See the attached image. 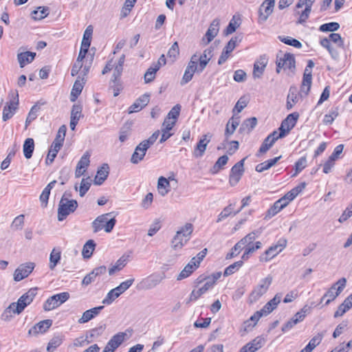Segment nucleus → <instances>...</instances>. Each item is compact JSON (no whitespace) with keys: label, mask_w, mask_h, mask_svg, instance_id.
<instances>
[{"label":"nucleus","mask_w":352,"mask_h":352,"mask_svg":"<svg viewBox=\"0 0 352 352\" xmlns=\"http://www.w3.org/2000/svg\"><path fill=\"white\" fill-rule=\"evenodd\" d=\"M282 295L281 294H276L274 297L267 302L263 307L261 309V311L264 316H267L272 313L278 306L281 301Z\"/></svg>","instance_id":"nucleus-25"},{"label":"nucleus","mask_w":352,"mask_h":352,"mask_svg":"<svg viewBox=\"0 0 352 352\" xmlns=\"http://www.w3.org/2000/svg\"><path fill=\"white\" fill-rule=\"evenodd\" d=\"M103 309L104 306H98L85 311L78 319V323L83 324L89 322L96 317Z\"/></svg>","instance_id":"nucleus-27"},{"label":"nucleus","mask_w":352,"mask_h":352,"mask_svg":"<svg viewBox=\"0 0 352 352\" xmlns=\"http://www.w3.org/2000/svg\"><path fill=\"white\" fill-rule=\"evenodd\" d=\"M228 161V157L226 155L221 156L219 157L214 165L212 168V173H217L219 170L225 166Z\"/></svg>","instance_id":"nucleus-53"},{"label":"nucleus","mask_w":352,"mask_h":352,"mask_svg":"<svg viewBox=\"0 0 352 352\" xmlns=\"http://www.w3.org/2000/svg\"><path fill=\"white\" fill-rule=\"evenodd\" d=\"M164 278V273L153 274L143 279L141 285L144 289H151L158 285Z\"/></svg>","instance_id":"nucleus-13"},{"label":"nucleus","mask_w":352,"mask_h":352,"mask_svg":"<svg viewBox=\"0 0 352 352\" xmlns=\"http://www.w3.org/2000/svg\"><path fill=\"white\" fill-rule=\"evenodd\" d=\"M143 143L141 142L135 148L133 153L131 157V162L134 164H138L141 162L148 149L146 146H142Z\"/></svg>","instance_id":"nucleus-26"},{"label":"nucleus","mask_w":352,"mask_h":352,"mask_svg":"<svg viewBox=\"0 0 352 352\" xmlns=\"http://www.w3.org/2000/svg\"><path fill=\"white\" fill-rule=\"evenodd\" d=\"M272 277L268 275L265 278L260 280L258 285L254 289L251 293V298L254 300H257L264 294H265L272 284Z\"/></svg>","instance_id":"nucleus-10"},{"label":"nucleus","mask_w":352,"mask_h":352,"mask_svg":"<svg viewBox=\"0 0 352 352\" xmlns=\"http://www.w3.org/2000/svg\"><path fill=\"white\" fill-rule=\"evenodd\" d=\"M109 168L108 164H104L98 170L94 181L96 185H101L105 181L109 175Z\"/></svg>","instance_id":"nucleus-31"},{"label":"nucleus","mask_w":352,"mask_h":352,"mask_svg":"<svg viewBox=\"0 0 352 352\" xmlns=\"http://www.w3.org/2000/svg\"><path fill=\"white\" fill-rule=\"evenodd\" d=\"M107 272V267L102 265L94 268L90 273L87 274L82 280V285L87 286L94 282L98 276L104 274Z\"/></svg>","instance_id":"nucleus-18"},{"label":"nucleus","mask_w":352,"mask_h":352,"mask_svg":"<svg viewBox=\"0 0 352 352\" xmlns=\"http://www.w3.org/2000/svg\"><path fill=\"white\" fill-rule=\"evenodd\" d=\"M36 265L33 262L21 264L14 271V280L19 282L28 277L34 270Z\"/></svg>","instance_id":"nucleus-11"},{"label":"nucleus","mask_w":352,"mask_h":352,"mask_svg":"<svg viewBox=\"0 0 352 352\" xmlns=\"http://www.w3.org/2000/svg\"><path fill=\"white\" fill-rule=\"evenodd\" d=\"M82 116V107L80 104H74L71 111V119L79 121Z\"/></svg>","instance_id":"nucleus-64"},{"label":"nucleus","mask_w":352,"mask_h":352,"mask_svg":"<svg viewBox=\"0 0 352 352\" xmlns=\"http://www.w3.org/2000/svg\"><path fill=\"white\" fill-rule=\"evenodd\" d=\"M205 283L202 287L198 289H193L190 295V300L195 301L203 294L206 293L210 289L212 288L211 283H209L207 280H204Z\"/></svg>","instance_id":"nucleus-32"},{"label":"nucleus","mask_w":352,"mask_h":352,"mask_svg":"<svg viewBox=\"0 0 352 352\" xmlns=\"http://www.w3.org/2000/svg\"><path fill=\"white\" fill-rule=\"evenodd\" d=\"M276 72L278 74L280 72L281 69L285 70L289 69L292 72H294L296 69L295 57L290 53L278 54L276 56Z\"/></svg>","instance_id":"nucleus-4"},{"label":"nucleus","mask_w":352,"mask_h":352,"mask_svg":"<svg viewBox=\"0 0 352 352\" xmlns=\"http://www.w3.org/2000/svg\"><path fill=\"white\" fill-rule=\"evenodd\" d=\"M85 82V78L81 77V76H78L77 77V79L74 82L70 94V100L72 102H75L78 98V96L81 94Z\"/></svg>","instance_id":"nucleus-22"},{"label":"nucleus","mask_w":352,"mask_h":352,"mask_svg":"<svg viewBox=\"0 0 352 352\" xmlns=\"http://www.w3.org/2000/svg\"><path fill=\"white\" fill-rule=\"evenodd\" d=\"M281 42L286 45L293 46L296 48L300 49L302 47V43L297 39L290 36H279Z\"/></svg>","instance_id":"nucleus-51"},{"label":"nucleus","mask_w":352,"mask_h":352,"mask_svg":"<svg viewBox=\"0 0 352 352\" xmlns=\"http://www.w3.org/2000/svg\"><path fill=\"white\" fill-rule=\"evenodd\" d=\"M18 150H19V146L16 144H14L12 148H9V151H8V154L7 157L1 162V170H5L7 168H8L12 159L14 157V155H16V153Z\"/></svg>","instance_id":"nucleus-40"},{"label":"nucleus","mask_w":352,"mask_h":352,"mask_svg":"<svg viewBox=\"0 0 352 352\" xmlns=\"http://www.w3.org/2000/svg\"><path fill=\"white\" fill-rule=\"evenodd\" d=\"M169 188H170V182H169L168 179L161 176L158 179V182H157V189H158L159 193L163 197L166 195L168 193V192L170 191Z\"/></svg>","instance_id":"nucleus-38"},{"label":"nucleus","mask_w":352,"mask_h":352,"mask_svg":"<svg viewBox=\"0 0 352 352\" xmlns=\"http://www.w3.org/2000/svg\"><path fill=\"white\" fill-rule=\"evenodd\" d=\"M266 342V340L262 336H258L251 342L244 345L239 352H256L261 349Z\"/></svg>","instance_id":"nucleus-15"},{"label":"nucleus","mask_w":352,"mask_h":352,"mask_svg":"<svg viewBox=\"0 0 352 352\" xmlns=\"http://www.w3.org/2000/svg\"><path fill=\"white\" fill-rule=\"evenodd\" d=\"M63 342V338L60 336H54L51 339L47 344V351L48 352H53L58 348Z\"/></svg>","instance_id":"nucleus-49"},{"label":"nucleus","mask_w":352,"mask_h":352,"mask_svg":"<svg viewBox=\"0 0 352 352\" xmlns=\"http://www.w3.org/2000/svg\"><path fill=\"white\" fill-rule=\"evenodd\" d=\"M219 20L217 19H214L210 25L206 34L205 37L207 41L205 42L206 44L211 42L214 38L217 35L219 32Z\"/></svg>","instance_id":"nucleus-28"},{"label":"nucleus","mask_w":352,"mask_h":352,"mask_svg":"<svg viewBox=\"0 0 352 352\" xmlns=\"http://www.w3.org/2000/svg\"><path fill=\"white\" fill-rule=\"evenodd\" d=\"M262 230L261 229L254 230L249 234H248L245 236H251V239L247 241L245 243V249L247 250V252H250L251 254L254 253L256 250L261 248L262 243L260 241H256L254 243L255 239L261 234Z\"/></svg>","instance_id":"nucleus-14"},{"label":"nucleus","mask_w":352,"mask_h":352,"mask_svg":"<svg viewBox=\"0 0 352 352\" xmlns=\"http://www.w3.org/2000/svg\"><path fill=\"white\" fill-rule=\"evenodd\" d=\"M211 58L212 50L210 48L204 50L203 53L200 56L197 54V59L199 62V70L205 69Z\"/></svg>","instance_id":"nucleus-34"},{"label":"nucleus","mask_w":352,"mask_h":352,"mask_svg":"<svg viewBox=\"0 0 352 352\" xmlns=\"http://www.w3.org/2000/svg\"><path fill=\"white\" fill-rule=\"evenodd\" d=\"M48 11V8L38 7L36 10L32 12V18L34 20H41L49 14Z\"/></svg>","instance_id":"nucleus-46"},{"label":"nucleus","mask_w":352,"mask_h":352,"mask_svg":"<svg viewBox=\"0 0 352 352\" xmlns=\"http://www.w3.org/2000/svg\"><path fill=\"white\" fill-rule=\"evenodd\" d=\"M92 33H93V28L91 25H89L86 28V30L84 32L81 45H83L85 47H90Z\"/></svg>","instance_id":"nucleus-50"},{"label":"nucleus","mask_w":352,"mask_h":352,"mask_svg":"<svg viewBox=\"0 0 352 352\" xmlns=\"http://www.w3.org/2000/svg\"><path fill=\"white\" fill-rule=\"evenodd\" d=\"M346 283V280L345 278H342L339 279L324 294V296L321 298V302H322L326 298H327L325 305L329 304L342 292V290L345 287Z\"/></svg>","instance_id":"nucleus-6"},{"label":"nucleus","mask_w":352,"mask_h":352,"mask_svg":"<svg viewBox=\"0 0 352 352\" xmlns=\"http://www.w3.org/2000/svg\"><path fill=\"white\" fill-rule=\"evenodd\" d=\"M52 320L50 319L42 320L36 323L29 331L28 334L32 336H36L39 333H45L52 326Z\"/></svg>","instance_id":"nucleus-20"},{"label":"nucleus","mask_w":352,"mask_h":352,"mask_svg":"<svg viewBox=\"0 0 352 352\" xmlns=\"http://www.w3.org/2000/svg\"><path fill=\"white\" fill-rule=\"evenodd\" d=\"M243 265V261H239L228 266L223 272L224 276H228L237 272Z\"/></svg>","instance_id":"nucleus-47"},{"label":"nucleus","mask_w":352,"mask_h":352,"mask_svg":"<svg viewBox=\"0 0 352 352\" xmlns=\"http://www.w3.org/2000/svg\"><path fill=\"white\" fill-rule=\"evenodd\" d=\"M61 258L60 250L54 248L50 255L49 267L51 270H54Z\"/></svg>","instance_id":"nucleus-39"},{"label":"nucleus","mask_w":352,"mask_h":352,"mask_svg":"<svg viewBox=\"0 0 352 352\" xmlns=\"http://www.w3.org/2000/svg\"><path fill=\"white\" fill-rule=\"evenodd\" d=\"M90 163V154L87 151L83 155L80 157L78 161L76 170H75V177L78 178L83 175L87 170V168L89 166Z\"/></svg>","instance_id":"nucleus-19"},{"label":"nucleus","mask_w":352,"mask_h":352,"mask_svg":"<svg viewBox=\"0 0 352 352\" xmlns=\"http://www.w3.org/2000/svg\"><path fill=\"white\" fill-rule=\"evenodd\" d=\"M198 267V264L195 263V258H191L190 261L184 267L183 270L179 273L177 279L178 280H180L188 277Z\"/></svg>","instance_id":"nucleus-29"},{"label":"nucleus","mask_w":352,"mask_h":352,"mask_svg":"<svg viewBox=\"0 0 352 352\" xmlns=\"http://www.w3.org/2000/svg\"><path fill=\"white\" fill-rule=\"evenodd\" d=\"M135 279L133 278L128 279L121 283L118 287H115V290L118 292L120 295L126 291L133 283Z\"/></svg>","instance_id":"nucleus-56"},{"label":"nucleus","mask_w":352,"mask_h":352,"mask_svg":"<svg viewBox=\"0 0 352 352\" xmlns=\"http://www.w3.org/2000/svg\"><path fill=\"white\" fill-rule=\"evenodd\" d=\"M256 124L257 119L255 117L248 118L243 121L239 130L241 131L247 130L248 132H250L256 126Z\"/></svg>","instance_id":"nucleus-45"},{"label":"nucleus","mask_w":352,"mask_h":352,"mask_svg":"<svg viewBox=\"0 0 352 352\" xmlns=\"http://www.w3.org/2000/svg\"><path fill=\"white\" fill-rule=\"evenodd\" d=\"M312 77L303 76L300 94L302 97L307 96L310 91Z\"/></svg>","instance_id":"nucleus-42"},{"label":"nucleus","mask_w":352,"mask_h":352,"mask_svg":"<svg viewBox=\"0 0 352 352\" xmlns=\"http://www.w3.org/2000/svg\"><path fill=\"white\" fill-rule=\"evenodd\" d=\"M96 247V243L94 240H88L83 246L82 256L85 258H89L91 256Z\"/></svg>","instance_id":"nucleus-44"},{"label":"nucleus","mask_w":352,"mask_h":352,"mask_svg":"<svg viewBox=\"0 0 352 352\" xmlns=\"http://www.w3.org/2000/svg\"><path fill=\"white\" fill-rule=\"evenodd\" d=\"M240 117L234 115L228 122L225 131V136L228 138L231 135L234 133L237 126L239 125Z\"/></svg>","instance_id":"nucleus-30"},{"label":"nucleus","mask_w":352,"mask_h":352,"mask_svg":"<svg viewBox=\"0 0 352 352\" xmlns=\"http://www.w3.org/2000/svg\"><path fill=\"white\" fill-rule=\"evenodd\" d=\"M193 228L191 223H187L182 227L173 237L171 244L175 250H181L190 240Z\"/></svg>","instance_id":"nucleus-2"},{"label":"nucleus","mask_w":352,"mask_h":352,"mask_svg":"<svg viewBox=\"0 0 352 352\" xmlns=\"http://www.w3.org/2000/svg\"><path fill=\"white\" fill-rule=\"evenodd\" d=\"M243 36L241 35H237L234 37H232L229 42L227 43V45L225 46V49L226 50L230 51L232 52L234 48L239 45V43H241L242 41Z\"/></svg>","instance_id":"nucleus-54"},{"label":"nucleus","mask_w":352,"mask_h":352,"mask_svg":"<svg viewBox=\"0 0 352 352\" xmlns=\"http://www.w3.org/2000/svg\"><path fill=\"white\" fill-rule=\"evenodd\" d=\"M211 137L212 135L209 133L205 134L201 137L193 151L195 157L199 158L204 155L207 145L210 142Z\"/></svg>","instance_id":"nucleus-16"},{"label":"nucleus","mask_w":352,"mask_h":352,"mask_svg":"<svg viewBox=\"0 0 352 352\" xmlns=\"http://www.w3.org/2000/svg\"><path fill=\"white\" fill-rule=\"evenodd\" d=\"M278 254L276 250V246L272 245L265 252L261 254L259 257V260L261 262H267L276 256Z\"/></svg>","instance_id":"nucleus-43"},{"label":"nucleus","mask_w":352,"mask_h":352,"mask_svg":"<svg viewBox=\"0 0 352 352\" xmlns=\"http://www.w3.org/2000/svg\"><path fill=\"white\" fill-rule=\"evenodd\" d=\"M275 6V0H265L258 8V23H264L272 14Z\"/></svg>","instance_id":"nucleus-9"},{"label":"nucleus","mask_w":352,"mask_h":352,"mask_svg":"<svg viewBox=\"0 0 352 352\" xmlns=\"http://www.w3.org/2000/svg\"><path fill=\"white\" fill-rule=\"evenodd\" d=\"M267 64V57L265 56H260V58L254 64L252 74L254 78H260L262 76Z\"/></svg>","instance_id":"nucleus-23"},{"label":"nucleus","mask_w":352,"mask_h":352,"mask_svg":"<svg viewBox=\"0 0 352 352\" xmlns=\"http://www.w3.org/2000/svg\"><path fill=\"white\" fill-rule=\"evenodd\" d=\"M66 131H67L66 126L65 125L60 126L58 131V133L56 134L55 140H54V142L52 143L59 144L60 146H63L64 140H65V136L66 134Z\"/></svg>","instance_id":"nucleus-55"},{"label":"nucleus","mask_w":352,"mask_h":352,"mask_svg":"<svg viewBox=\"0 0 352 352\" xmlns=\"http://www.w3.org/2000/svg\"><path fill=\"white\" fill-rule=\"evenodd\" d=\"M24 224V215L20 214L14 218L13 220L11 228L15 230H21Z\"/></svg>","instance_id":"nucleus-63"},{"label":"nucleus","mask_w":352,"mask_h":352,"mask_svg":"<svg viewBox=\"0 0 352 352\" xmlns=\"http://www.w3.org/2000/svg\"><path fill=\"white\" fill-rule=\"evenodd\" d=\"M150 100V95L148 94H144L139 97L133 104L129 108V113H133L138 112L146 107Z\"/></svg>","instance_id":"nucleus-21"},{"label":"nucleus","mask_w":352,"mask_h":352,"mask_svg":"<svg viewBox=\"0 0 352 352\" xmlns=\"http://www.w3.org/2000/svg\"><path fill=\"white\" fill-rule=\"evenodd\" d=\"M36 56V53L31 52H21L17 54V59L20 67L22 68L26 64L33 61Z\"/></svg>","instance_id":"nucleus-33"},{"label":"nucleus","mask_w":352,"mask_h":352,"mask_svg":"<svg viewBox=\"0 0 352 352\" xmlns=\"http://www.w3.org/2000/svg\"><path fill=\"white\" fill-rule=\"evenodd\" d=\"M246 158H243L232 167L229 176V184L231 186H236L243 175L245 171L244 162Z\"/></svg>","instance_id":"nucleus-8"},{"label":"nucleus","mask_w":352,"mask_h":352,"mask_svg":"<svg viewBox=\"0 0 352 352\" xmlns=\"http://www.w3.org/2000/svg\"><path fill=\"white\" fill-rule=\"evenodd\" d=\"M195 73H197V70L186 67L182 79L181 80V85H184L190 82Z\"/></svg>","instance_id":"nucleus-60"},{"label":"nucleus","mask_w":352,"mask_h":352,"mask_svg":"<svg viewBox=\"0 0 352 352\" xmlns=\"http://www.w3.org/2000/svg\"><path fill=\"white\" fill-rule=\"evenodd\" d=\"M299 114L297 112L289 114L287 118L282 121L278 130H283L287 135L290 130L295 126Z\"/></svg>","instance_id":"nucleus-17"},{"label":"nucleus","mask_w":352,"mask_h":352,"mask_svg":"<svg viewBox=\"0 0 352 352\" xmlns=\"http://www.w3.org/2000/svg\"><path fill=\"white\" fill-rule=\"evenodd\" d=\"M352 294H350L344 301L338 307V310L334 313V317L342 316L352 307Z\"/></svg>","instance_id":"nucleus-35"},{"label":"nucleus","mask_w":352,"mask_h":352,"mask_svg":"<svg viewBox=\"0 0 352 352\" xmlns=\"http://www.w3.org/2000/svg\"><path fill=\"white\" fill-rule=\"evenodd\" d=\"M233 208H234L232 204H229L227 207L224 208L223 210L219 214L217 221H222L223 220L228 217L232 213Z\"/></svg>","instance_id":"nucleus-62"},{"label":"nucleus","mask_w":352,"mask_h":352,"mask_svg":"<svg viewBox=\"0 0 352 352\" xmlns=\"http://www.w3.org/2000/svg\"><path fill=\"white\" fill-rule=\"evenodd\" d=\"M307 158L305 156L301 157L296 163H295V173L293 174L292 177L296 176L299 173H300L306 166H307Z\"/></svg>","instance_id":"nucleus-58"},{"label":"nucleus","mask_w":352,"mask_h":352,"mask_svg":"<svg viewBox=\"0 0 352 352\" xmlns=\"http://www.w3.org/2000/svg\"><path fill=\"white\" fill-rule=\"evenodd\" d=\"M126 333L124 332H119L115 334L107 342L106 346L112 352L119 347L124 341Z\"/></svg>","instance_id":"nucleus-24"},{"label":"nucleus","mask_w":352,"mask_h":352,"mask_svg":"<svg viewBox=\"0 0 352 352\" xmlns=\"http://www.w3.org/2000/svg\"><path fill=\"white\" fill-rule=\"evenodd\" d=\"M340 28V25L337 22H330L321 25L319 28V30L322 32L337 31Z\"/></svg>","instance_id":"nucleus-52"},{"label":"nucleus","mask_w":352,"mask_h":352,"mask_svg":"<svg viewBox=\"0 0 352 352\" xmlns=\"http://www.w3.org/2000/svg\"><path fill=\"white\" fill-rule=\"evenodd\" d=\"M298 101V96L297 94V89L294 87H291L287 98L286 107L288 110H290L295 104Z\"/></svg>","instance_id":"nucleus-36"},{"label":"nucleus","mask_w":352,"mask_h":352,"mask_svg":"<svg viewBox=\"0 0 352 352\" xmlns=\"http://www.w3.org/2000/svg\"><path fill=\"white\" fill-rule=\"evenodd\" d=\"M221 276V272H218L213 273L210 276H208L206 278H202L201 276H199L197 278L198 283H201L204 282V280H207L209 283H211V286L213 287L214 285L215 284V282L220 278Z\"/></svg>","instance_id":"nucleus-57"},{"label":"nucleus","mask_w":352,"mask_h":352,"mask_svg":"<svg viewBox=\"0 0 352 352\" xmlns=\"http://www.w3.org/2000/svg\"><path fill=\"white\" fill-rule=\"evenodd\" d=\"M13 98L12 100H10L9 104L4 107L3 110L2 119L3 121H7L10 119L14 114L17 106L19 104V94L18 91H15L10 94Z\"/></svg>","instance_id":"nucleus-12"},{"label":"nucleus","mask_w":352,"mask_h":352,"mask_svg":"<svg viewBox=\"0 0 352 352\" xmlns=\"http://www.w3.org/2000/svg\"><path fill=\"white\" fill-rule=\"evenodd\" d=\"M69 298L68 292H62L55 294L47 299L43 304L45 311H51L67 301Z\"/></svg>","instance_id":"nucleus-7"},{"label":"nucleus","mask_w":352,"mask_h":352,"mask_svg":"<svg viewBox=\"0 0 352 352\" xmlns=\"http://www.w3.org/2000/svg\"><path fill=\"white\" fill-rule=\"evenodd\" d=\"M34 150V141L32 138H27L23 146V151L26 159H30Z\"/></svg>","instance_id":"nucleus-37"},{"label":"nucleus","mask_w":352,"mask_h":352,"mask_svg":"<svg viewBox=\"0 0 352 352\" xmlns=\"http://www.w3.org/2000/svg\"><path fill=\"white\" fill-rule=\"evenodd\" d=\"M62 146L59 144L52 143L50 149L49 150L45 162L47 164H52L54 158L56 157L58 152L60 150Z\"/></svg>","instance_id":"nucleus-41"},{"label":"nucleus","mask_w":352,"mask_h":352,"mask_svg":"<svg viewBox=\"0 0 352 352\" xmlns=\"http://www.w3.org/2000/svg\"><path fill=\"white\" fill-rule=\"evenodd\" d=\"M120 296L118 292L113 288L107 293L106 297L102 300V303L104 305H111Z\"/></svg>","instance_id":"nucleus-59"},{"label":"nucleus","mask_w":352,"mask_h":352,"mask_svg":"<svg viewBox=\"0 0 352 352\" xmlns=\"http://www.w3.org/2000/svg\"><path fill=\"white\" fill-rule=\"evenodd\" d=\"M67 194L65 192L62 196L58 208V220L62 221L65 220L68 215L74 212L78 208V202L74 199H69L66 196Z\"/></svg>","instance_id":"nucleus-3"},{"label":"nucleus","mask_w":352,"mask_h":352,"mask_svg":"<svg viewBox=\"0 0 352 352\" xmlns=\"http://www.w3.org/2000/svg\"><path fill=\"white\" fill-rule=\"evenodd\" d=\"M91 186L90 178H83L80 182L79 188V194L80 197H83L89 190Z\"/></svg>","instance_id":"nucleus-61"},{"label":"nucleus","mask_w":352,"mask_h":352,"mask_svg":"<svg viewBox=\"0 0 352 352\" xmlns=\"http://www.w3.org/2000/svg\"><path fill=\"white\" fill-rule=\"evenodd\" d=\"M111 214V212H109L99 215L91 223V227L94 233H97L102 230L107 233L112 231L116 223V219L115 217L109 219Z\"/></svg>","instance_id":"nucleus-1"},{"label":"nucleus","mask_w":352,"mask_h":352,"mask_svg":"<svg viewBox=\"0 0 352 352\" xmlns=\"http://www.w3.org/2000/svg\"><path fill=\"white\" fill-rule=\"evenodd\" d=\"M36 294V287L30 289L18 299L16 302H12L10 308L15 307V312L16 314H20L33 301Z\"/></svg>","instance_id":"nucleus-5"},{"label":"nucleus","mask_w":352,"mask_h":352,"mask_svg":"<svg viewBox=\"0 0 352 352\" xmlns=\"http://www.w3.org/2000/svg\"><path fill=\"white\" fill-rule=\"evenodd\" d=\"M338 108H331L329 113L324 115L323 118V123L326 125L333 123L334 120L338 117Z\"/></svg>","instance_id":"nucleus-48"}]
</instances>
